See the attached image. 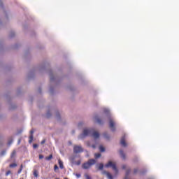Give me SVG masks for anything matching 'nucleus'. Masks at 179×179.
<instances>
[{
	"label": "nucleus",
	"mask_w": 179,
	"mask_h": 179,
	"mask_svg": "<svg viewBox=\"0 0 179 179\" xmlns=\"http://www.w3.org/2000/svg\"><path fill=\"white\" fill-rule=\"evenodd\" d=\"M90 135H92L94 139H98V138H100V134L94 131L93 129H85L83 134H81L80 136H89Z\"/></svg>",
	"instance_id": "1"
},
{
	"label": "nucleus",
	"mask_w": 179,
	"mask_h": 179,
	"mask_svg": "<svg viewBox=\"0 0 179 179\" xmlns=\"http://www.w3.org/2000/svg\"><path fill=\"white\" fill-rule=\"evenodd\" d=\"M94 164H96V159H90L87 162L83 164L82 168L84 169V170H87L90 169L92 166H94Z\"/></svg>",
	"instance_id": "2"
},
{
	"label": "nucleus",
	"mask_w": 179,
	"mask_h": 179,
	"mask_svg": "<svg viewBox=\"0 0 179 179\" xmlns=\"http://www.w3.org/2000/svg\"><path fill=\"white\" fill-rule=\"evenodd\" d=\"M109 127L112 132H115V122L111 117H109Z\"/></svg>",
	"instance_id": "3"
},
{
	"label": "nucleus",
	"mask_w": 179,
	"mask_h": 179,
	"mask_svg": "<svg viewBox=\"0 0 179 179\" xmlns=\"http://www.w3.org/2000/svg\"><path fill=\"white\" fill-rule=\"evenodd\" d=\"M105 167H111L113 170L118 172V169H117V166L115 165V163H113V162L111 161L108 162V163L105 165Z\"/></svg>",
	"instance_id": "4"
},
{
	"label": "nucleus",
	"mask_w": 179,
	"mask_h": 179,
	"mask_svg": "<svg viewBox=\"0 0 179 179\" xmlns=\"http://www.w3.org/2000/svg\"><path fill=\"white\" fill-rule=\"evenodd\" d=\"M73 152L74 153H81V152H83V148L80 146L75 145L73 147Z\"/></svg>",
	"instance_id": "5"
},
{
	"label": "nucleus",
	"mask_w": 179,
	"mask_h": 179,
	"mask_svg": "<svg viewBox=\"0 0 179 179\" xmlns=\"http://www.w3.org/2000/svg\"><path fill=\"white\" fill-rule=\"evenodd\" d=\"M120 145H122V146H123L124 148H126L127 143L125 142V136L122 137L120 140Z\"/></svg>",
	"instance_id": "6"
},
{
	"label": "nucleus",
	"mask_w": 179,
	"mask_h": 179,
	"mask_svg": "<svg viewBox=\"0 0 179 179\" xmlns=\"http://www.w3.org/2000/svg\"><path fill=\"white\" fill-rule=\"evenodd\" d=\"M94 120L96 122H97V124H99L100 125L103 124V121L101 120V119H100V117H99V116L96 115L94 117Z\"/></svg>",
	"instance_id": "7"
},
{
	"label": "nucleus",
	"mask_w": 179,
	"mask_h": 179,
	"mask_svg": "<svg viewBox=\"0 0 179 179\" xmlns=\"http://www.w3.org/2000/svg\"><path fill=\"white\" fill-rule=\"evenodd\" d=\"M120 157H122V159H123V160H125V159L127 157L125 156V153H124V151L122 150H120Z\"/></svg>",
	"instance_id": "8"
},
{
	"label": "nucleus",
	"mask_w": 179,
	"mask_h": 179,
	"mask_svg": "<svg viewBox=\"0 0 179 179\" xmlns=\"http://www.w3.org/2000/svg\"><path fill=\"white\" fill-rule=\"evenodd\" d=\"M130 173H131V169H127L126 171V175H125L124 179H129V176Z\"/></svg>",
	"instance_id": "9"
},
{
	"label": "nucleus",
	"mask_w": 179,
	"mask_h": 179,
	"mask_svg": "<svg viewBox=\"0 0 179 179\" xmlns=\"http://www.w3.org/2000/svg\"><path fill=\"white\" fill-rule=\"evenodd\" d=\"M58 163H59V166L60 169L62 170H63V169H64V162H62V161H61V159H59Z\"/></svg>",
	"instance_id": "10"
},
{
	"label": "nucleus",
	"mask_w": 179,
	"mask_h": 179,
	"mask_svg": "<svg viewBox=\"0 0 179 179\" xmlns=\"http://www.w3.org/2000/svg\"><path fill=\"white\" fill-rule=\"evenodd\" d=\"M34 176L36 178H37L38 177V171H37V170H34Z\"/></svg>",
	"instance_id": "11"
},
{
	"label": "nucleus",
	"mask_w": 179,
	"mask_h": 179,
	"mask_svg": "<svg viewBox=\"0 0 179 179\" xmlns=\"http://www.w3.org/2000/svg\"><path fill=\"white\" fill-rule=\"evenodd\" d=\"M15 156H16V151L13 150L10 155V158L13 159V157H15Z\"/></svg>",
	"instance_id": "12"
},
{
	"label": "nucleus",
	"mask_w": 179,
	"mask_h": 179,
	"mask_svg": "<svg viewBox=\"0 0 179 179\" xmlns=\"http://www.w3.org/2000/svg\"><path fill=\"white\" fill-rule=\"evenodd\" d=\"M95 159H99V157H101V154L100 153H95L94 154Z\"/></svg>",
	"instance_id": "13"
},
{
	"label": "nucleus",
	"mask_w": 179,
	"mask_h": 179,
	"mask_svg": "<svg viewBox=\"0 0 179 179\" xmlns=\"http://www.w3.org/2000/svg\"><path fill=\"white\" fill-rule=\"evenodd\" d=\"M103 168H104V165L103 164H99L98 165L99 170H103Z\"/></svg>",
	"instance_id": "14"
},
{
	"label": "nucleus",
	"mask_w": 179,
	"mask_h": 179,
	"mask_svg": "<svg viewBox=\"0 0 179 179\" xmlns=\"http://www.w3.org/2000/svg\"><path fill=\"white\" fill-rule=\"evenodd\" d=\"M17 166V164H16V163H13L9 165V167H10V169H13Z\"/></svg>",
	"instance_id": "15"
},
{
	"label": "nucleus",
	"mask_w": 179,
	"mask_h": 179,
	"mask_svg": "<svg viewBox=\"0 0 179 179\" xmlns=\"http://www.w3.org/2000/svg\"><path fill=\"white\" fill-rule=\"evenodd\" d=\"M106 176L108 179H113V176L111 175V173L106 172Z\"/></svg>",
	"instance_id": "16"
},
{
	"label": "nucleus",
	"mask_w": 179,
	"mask_h": 179,
	"mask_svg": "<svg viewBox=\"0 0 179 179\" xmlns=\"http://www.w3.org/2000/svg\"><path fill=\"white\" fill-rule=\"evenodd\" d=\"M22 170H23V165L21 164L20 165V169L17 171V173L20 174V173H22Z\"/></svg>",
	"instance_id": "17"
},
{
	"label": "nucleus",
	"mask_w": 179,
	"mask_h": 179,
	"mask_svg": "<svg viewBox=\"0 0 179 179\" xmlns=\"http://www.w3.org/2000/svg\"><path fill=\"white\" fill-rule=\"evenodd\" d=\"M103 136H104L105 139H110V136H108V134L107 133H104Z\"/></svg>",
	"instance_id": "18"
},
{
	"label": "nucleus",
	"mask_w": 179,
	"mask_h": 179,
	"mask_svg": "<svg viewBox=\"0 0 179 179\" xmlns=\"http://www.w3.org/2000/svg\"><path fill=\"white\" fill-rule=\"evenodd\" d=\"M33 139H34V136L33 135H30L29 143H31V142H33Z\"/></svg>",
	"instance_id": "19"
},
{
	"label": "nucleus",
	"mask_w": 179,
	"mask_h": 179,
	"mask_svg": "<svg viewBox=\"0 0 179 179\" xmlns=\"http://www.w3.org/2000/svg\"><path fill=\"white\" fill-rule=\"evenodd\" d=\"M99 150H100V152H105L106 151V148H104L103 147V145H101V146H99Z\"/></svg>",
	"instance_id": "20"
},
{
	"label": "nucleus",
	"mask_w": 179,
	"mask_h": 179,
	"mask_svg": "<svg viewBox=\"0 0 179 179\" xmlns=\"http://www.w3.org/2000/svg\"><path fill=\"white\" fill-rule=\"evenodd\" d=\"M45 160L50 161L51 159H52V155H49L48 157H46Z\"/></svg>",
	"instance_id": "21"
},
{
	"label": "nucleus",
	"mask_w": 179,
	"mask_h": 179,
	"mask_svg": "<svg viewBox=\"0 0 179 179\" xmlns=\"http://www.w3.org/2000/svg\"><path fill=\"white\" fill-rule=\"evenodd\" d=\"M85 177L86 179H92V178L90 177V176H89V174H85Z\"/></svg>",
	"instance_id": "22"
},
{
	"label": "nucleus",
	"mask_w": 179,
	"mask_h": 179,
	"mask_svg": "<svg viewBox=\"0 0 179 179\" xmlns=\"http://www.w3.org/2000/svg\"><path fill=\"white\" fill-rule=\"evenodd\" d=\"M138 169H135L134 170V171H133V174H137V173H138Z\"/></svg>",
	"instance_id": "23"
},
{
	"label": "nucleus",
	"mask_w": 179,
	"mask_h": 179,
	"mask_svg": "<svg viewBox=\"0 0 179 179\" xmlns=\"http://www.w3.org/2000/svg\"><path fill=\"white\" fill-rule=\"evenodd\" d=\"M46 117L47 118H50V117H51V114L50 113V112H48Z\"/></svg>",
	"instance_id": "24"
},
{
	"label": "nucleus",
	"mask_w": 179,
	"mask_h": 179,
	"mask_svg": "<svg viewBox=\"0 0 179 179\" xmlns=\"http://www.w3.org/2000/svg\"><path fill=\"white\" fill-rule=\"evenodd\" d=\"M54 169H55V171H57V170H58V165H55L54 166Z\"/></svg>",
	"instance_id": "25"
},
{
	"label": "nucleus",
	"mask_w": 179,
	"mask_h": 179,
	"mask_svg": "<svg viewBox=\"0 0 179 179\" xmlns=\"http://www.w3.org/2000/svg\"><path fill=\"white\" fill-rule=\"evenodd\" d=\"M122 169L123 170L127 169V165H122Z\"/></svg>",
	"instance_id": "26"
},
{
	"label": "nucleus",
	"mask_w": 179,
	"mask_h": 179,
	"mask_svg": "<svg viewBox=\"0 0 179 179\" xmlns=\"http://www.w3.org/2000/svg\"><path fill=\"white\" fill-rule=\"evenodd\" d=\"M12 172L10 171H8L6 173V176H9V174H10Z\"/></svg>",
	"instance_id": "27"
},
{
	"label": "nucleus",
	"mask_w": 179,
	"mask_h": 179,
	"mask_svg": "<svg viewBox=\"0 0 179 179\" xmlns=\"http://www.w3.org/2000/svg\"><path fill=\"white\" fill-rule=\"evenodd\" d=\"M39 159H44V155H39Z\"/></svg>",
	"instance_id": "28"
},
{
	"label": "nucleus",
	"mask_w": 179,
	"mask_h": 179,
	"mask_svg": "<svg viewBox=\"0 0 179 179\" xmlns=\"http://www.w3.org/2000/svg\"><path fill=\"white\" fill-rule=\"evenodd\" d=\"M80 163H81L80 160H78V161L76 162V165H77V166H79V165H80Z\"/></svg>",
	"instance_id": "29"
},
{
	"label": "nucleus",
	"mask_w": 179,
	"mask_h": 179,
	"mask_svg": "<svg viewBox=\"0 0 179 179\" xmlns=\"http://www.w3.org/2000/svg\"><path fill=\"white\" fill-rule=\"evenodd\" d=\"M34 134V130H31L30 131V135H33Z\"/></svg>",
	"instance_id": "30"
},
{
	"label": "nucleus",
	"mask_w": 179,
	"mask_h": 179,
	"mask_svg": "<svg viewBox=\"0 0 179 179\" xmlns=\"http://www.w3.org/2000/svg\"><path fill=\"white\" fill-rule=\"evenodd\" d=\"M41 143V145H44V143H45V140H43Z\"/></svg>",
	"instance_id": "31"
},
{
	"label": "nucleus",
	"mask_w": 179,
	"mask_h": 179,
	"mask_svg": "<svg viewBox=\"0 0 179 179\" xmlns=\"http://www.w3.org/2000/svg\"><path fill=\"white\" fill-rule=\"evenodd\" d=\"M38 145H37V144H34V149H36V148H37Z\"/></svg>",
	"instance_id": "32"
},
{
	"label": "nucleus",
	"mask_w": 179,
	"mask_h": 179,
	"mask_svg": "<svg viewBox=\"0 0 179 179\" xmlns=\"http://www.w3.org/2000/svg\"><path fill=\"white\" fill-rule=\"evenodd\" d=\"M92 148H93V149H96V145H93Z\"/></svg>",
	"instance_id": "33"
},
{
	"label": "nucleus",
	"mask_w": 179,
	"mask_h": 179,
	"mask_svg": "<svg viewBox=\"0 0 179 179\" xmlns=\"http://www.w3.org/2000/svg\"><path fill=\"white\" fill-rule=\"evenodd\" d=\"M5 155V151H3V152H1V155Z\"/></svg>",
	"instance_id": "34"
},
{
	"label": "nucleus",
	"mask_w": 179,
	"mask_h": 179,
	"mask_svg": "<svg viewBox=\"0 0 179 179\" xmlns=\"http://www.w3.org/2000/svg\"><path fill=\"white\" fill-rule=\"evenodd\" d=\"M76 176H77V177H78V178L80 177V174H77Z\"/></svg>",
	"instance_id": "35"
},
{
	"label": "nucleus",
	"mask_w": 179,
	"mask_h": 179,
	"mask_svg": "<svg viewBox=\"0 0 179 179\" xmlns=\"http://www.w3.org/2000/svg\"><path fill=\"white\" fill-rule=\"evenodd\" d=\"M12 143V141H10V143H8V145H10Z\"/></svg>",
	"instance_id": "36"
},
{
	"label": "nucleus",
	"mask_w": 179,
	"mask_h": 179,
	"mask_svg": "<svg viewBox=\"0 0 179 179\" xmlns=\"http://www.w3.org/2000/svg\"><path fill=\"white\" fill-rule=\"evenodd\" d=\"M39 93H41V90H39Z\"/></svg>",
	"instance_id": "37"
},
{
	"label": "nucleus",
	"mask_w": 179,
	"mask_h": 179,
	"mask_svg": "<svg viewBox=\"0 0 179 179\" xmlns=\"http://www.w3.org/2000/svg\"><path fill=\"white\" fill-rule=\"evenodd\" d=\"M64 179H68V178H64Z\"/></svg>",
	"instance_id": "38"
}]
</instances>
